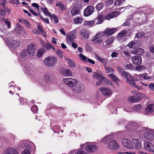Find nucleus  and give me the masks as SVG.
Instances as JSON below:
<instances>
[{"label":"nucleus","instance_id":"69168bd1","mask_svg":"<svg viewBox=\"0 0 154 154\" xmlns=\"http://www.w3.org/2000/svg\"><path fill=\"white\" fill-rule=\"evenodd\" d=\"M135 97L136 99L137 100V102L140 101L141 99L142 98V95L140 94H138L137 96Z\"/></svg>","mask_w":154,"mask_h":154},{"label":"nucleus","instance_id":"603ef678","mask_svg":"<svg viewBox=\"0 0 154 154\" xmlns=\"http://www.w3.org/2000/svg\"><path fill=\"white\" fill-rule=\"evenodd\" d=\"M113 2L114 1L113 0H107L105 3L108 6H109L112 5L113 3Z\"/></svg>","mask_w":154,"mask_h":154},{"label":"nucleus","instance_id":"bf43d9fd","mask_svg":"<svg viewBox=\"0 0 154 154\" xmlns=\"http://www.w3.org/2000/svg\"><path fill=\"white\" fill-rule=\"evenodd\" d=\"M133 65L131 64H127L125 65V68L126 69H131L133 68Z\"/></svg>","mask_w":154,"mask_h":154},{"label":"nucleus","instance_id":"ddd939ff","mask_svg":"<svg viewBox=\"0 0 154 154\" xmlns=\"http://www.w3.org/2000/svg\"><path fill=\"white\" fill-rule=\"evenodd\" d=\"M102 94L105 96L109 97L112 94L111 90L105 87H101L99 89Z\"/></svg>","mask_w":154,"mask_h":154},{"label":"nucleus","instance_id":"473e14b6","mask_svg":"<svg viewBox=\"0 0 154 154\" xmlns=\"http://www.w3.org/2000/svg\"><path fill=\"white\" fill-rule=\"evenodd\" d=\"M84 90V87L81 85H78L76 87V91L78 93L83 91Z\"/></svg>","mask_w":154,"mask_h":154},{"label":"nucleus","instance_id":"a211bd4d","mask_svg":"<svg viewBox=\"0 0 154 154\" xmlns=\"http://www.w3.org/2000/svg\"><path fill=\"white\" fill-rule=\"evenodd\" d=\"M29 142L25 140H22L20 141L19 145V148H30V146L29 144Z\"/></svg>","mask_w":154,"mask_h":154},{"label":"nucleus","instance_id":"a19ab883","mask_svg":"<svg viewBox=\"0 0 154 154\" xmlns=\"http://www.w3.org/2000/svg\"><path fill=\"white\" fill-rule=\"evenodd\" d=\"M108 76L111 78V79L114 81H115L117 82H118V81L119 80L118 78H117L115 75L113 74H109L108 75Z\"/></svg>","mask_w":154,"mask_h":154},{"label":"nucleus","instance_id":"338daca9","mask_svg":"<svg viewBox=\"0 0 154 154\" xmlns=\"http://www.w3.org/2000/svg\"><path fill=\"white\" fill-rule=\"evenodd\" d=\"M21 154H30V151L29 150V148H28L24 150Z\"/></svg>","mask_w":154,"mask_h":154},{"label":"nucleus","instance_id":"20e7f679","mask_svg":"<svg viewBox=\"0 0 154 154\" xmlns=\"http://www.w3.org/2000/svg\"><path fill=\"white\" fill-rule=\"evenodd\" d=\"M76 34V31L75 30L71 32L66 35V42L69 45H71L74 42V39L75 38Z\"/></svg>","mask_w":154,"mask_h":154},{"label":"nucleus","instance_id":"aec40b11","mask_svg":"<svg viewBox=\"0 0 154 154\" xmlns=\"http://www.w3.org/2000/svg\"><path fill=\"white\" fill-rule=\"evenodd\" d=\"M131 142L130 140L126 138L123 139L122 141V144L128 148L131 149Z\"/></svg>","mask_w":154,"mask_h":154},{"label":"nucleus","instance_id":"7c9ffc66","mask_svg":"<svg viewBox=\"0 0 154 154\" xmlns=\"http://www.w3.org/2000/svg\"><path fill=\"white\" fill-rule=\"evenodd\" d=\"M111 139V135L107 136L105 137L102 140V142L104 143L110 142Z\"/></svg>","mask_w":154,"mask_h":154},{"label":"nucleus","instance_id":"864d4df0","mask_svg":"<svg viewBox=\"0 0 154 154\" xmlns=\"http://www.w3.org/2000/svg\"><path fill=\"white\" fill-rule=\"evenodd\" d=\"M131 125H128V127H129L130 126H132L133 129L135 130H137L138 128H137V124L135 122H133L132 124H131Z\"/></svg>","mask_w":154,"mask_h":154},{"label":"nucleus","instance_id":"052dcab7","mask_svg":"<svg viewBox=\"0 0 154 154\" xmlns=\"http://www.w3.org/2000/svg\"><path fill=\"white\" fill-rule=\"evenodd\" d=\"M82 4H79L76 5L74 8L76 9L79 10V11L80 12V10L82 8Z\"/></svg>","mask_w":154,"mask_h":154},{"label":"nucleus","instance_id":"e2e57ef3","mask_svg":"<svg viewBox=\"0 0 154 154\" xmlns=\"http://www.w3.org/2000/svg\"><path fill=\"white\" fill-rule=\"evenodd\" d=\"M31 110L33 112H36L38 110V107L36 105L33 106L31 107Z\"/></svg>","mask_w":154,"mask_h":154},{"label":"nucleus","instance_id":"4be33fe9","mask_svg":"<svg viewBox=\"0 0 154 154\" xmlns=\"http://www.w3.org/2000/svg\"><path fill=\"white\" fill-rule=\"evenodd\" d=\"M60 72L66 76H69L72 75L71 72L68 69H61Z\"/></svg>","mask_w":154,"mask_h":154},{"label":"nucleus","instance_id":"72a5a7b5","mask_svg":"<svg viewBox=\"0 0 154 154\" xmlns=\"http://www.w3.org/2000/svg\"><path fill=\"white\" fill-rule=\"evenodd\" d=\"M79 13L80 11L79 10L76 9L74 7L71 10V14L72 16H74L78 14Z\"/></svg>","mask_w":154,"mask_h":154},{"label":"nucleus","instance_id":"0e129e2a","mask_svg":"<svg viewBox=\"0 0 154 154\" xmlns=\"http://www.w3.org/2000/svg\"><path fill=\"white\" fill-rule=\"evenodd\" d=\"M7 3V1H6L5 0H0V4L4 8H5V5Z\"/></svg>","mask_w":154,"mask_h":154},{"label":"nucleus","instance_id":"f704fd0d","mask_svg":"<svg viewBox=\"0 0 154 154\" xmlns=\"http://www.w3.org/2000/svg\"><path fill=\"white\" fill-rule=\"evenodd\" d=\"M94 23H95L94 20H92L89 21H86L84 23V25L85 26H90L92 25Z\"/></svg>","mask_w":154,"mask_h":154},{"label":"nucleus","instance_id":"4d7b16f0","mask_svg":"<svg viewBox=\"0 0 154 154\" xmlns=\"http://www.w3.org/2000/svg\"><path fill=\"white\" fill-rule=\"evenodd\" d=\"M23 23L24 25L28 28L31 27V26L29 22L26 20H23Z\"/></svg>","mask_w":154,"mask_h":154},{"label":"nucleus","instance_id":"c756f323","mask_svg":"<svg viewBox=\"0 0 154 154\" xmlns=\"http://www.w3.org/2000/svg\"><path fill=\"white\" fill-rule=\"evenodd\" d=\"M56 5L59 7V9L61 11L65 10L66 9L64 5L62 4V2H60L57 3Z\"/></svg>","mask_w":154,"mask_h":154},{"label":"nucleus","instance_id":"09e8293b","mask_svg":"<svg viewBox=\"0 0 154 154\" xmlns=\"http://www.w3.org/2000/svg\"><path fill=\"white\" fill-rule=\"evenodd\" d=\"M108 60L106 58H102L100 61L106 66V65L108 62Z\"/></svg>","mask_w":154,"mask_h":154},{"label":"nucleus","instance_id":"5fc2aeb1","mask_svg":"<svg viewBox=\"0 0 154 154\" xmlns=\"http://www.w3.org/2000/svg\"><path fill=\"white\" fill-rule=\"evenodd\" d=\"M81 35H82L85 39H88L89 37L88 34L86 32H81Z\"/></svg>","mask_w":154,"mask_h":154},{"label":"nucleus","instance_id":"423d86ee","mask_svg":"<svg viewBox=\"0 0 154 154\" xmlns=\"http://www.w3.org/2000/svg\"><path fill=\"white\" fill-rule=\"evenodd\" d=\"M141 147V143L138 139H133L131 143V149L135 148L138 149Z\"/></svg>","mask_w":154,"mask_h":154},{"label":"nucleus","instance_id":"9d476101","mask_svg":"<svg viewBox=\"0 0 154 154\" xmlns=\"http://www.w3.org/2000/svg\"><path fill=\"white\" fill-rule=\"evenodd\" d=\"M93 76L97 79H99L101 78L102 80L103 79H105L106 82H108L107 79L104 77L103 76V73L102 72H100L99 70L96 71V72H93Z\"/></svg>","mask_w":154,"mask_h":154},{"label":"nucleus","instance_id":"680f3d73","mask_svg":"<svg viewBox=\"0 0 154 154\" xmlns=\"http://www.w3.org/2000/svg\"><path fill=\"white\" fill-rule=\"evenodd\" d=\"M119 54L115 52H113L111 54V57L112 58L117 57L119 56Z\"/></svg>","mask_w":154,"mask_h":154},{"label":"nucleus","instance_id":"393cba45","mask_svg":"<svg viewBox=\"0 0 154 154\" xmlns=\"http://www.w3.org/2000/svg\"><path fill=\"white\" fill-rule=\"evenodd\" d=\"M28 56H29V55L27 53V51L26 50L23 51L20 53L19 56L21 58L24 60L27 59Z\"/></svg>","mask_w":154,"mask_h":154},{"label":"nucleus","instance_id":"b1692460","mask_svg":"<svg viewBox=\"0 0 154 154\" xmlns=\"http://www.w3.org/2000/svg\"><path fill=\"white\" fill-rule=\"evenodd\" d=\"M144 50L142 48H140L131 51L132 54L140 55H142L144 52Z\"/></svg>","mask_w":154,"mask_h":154},{"label":"nucleus","instance_id":"58836bf2","mask_svg":"<svg viewBox=\"0 0 154 154\" xmlns=\"http://www.w3.org/2000/svg\"><path fill=\"white\" fill-rule=\"evenodd\" d=\"M126 34L127 33L126 31L123 30L118 34V37L119 38H121L124 37V36L126 35Z\"/></svg>","mask_w":154,"mask_h":154},{"label":"nucleus","instance_id":"7ed1b4c3","mask_svg":"<svg viewBox=\"0 0 154 154\" xmlns=\"http://www.w3.org/2000/svg\"><path fill=\"white\" fill-rule=\"evenodd\" d=\"M5 41L7 45L11 48H15L21 44V42L19 40H13L11 42L10 38H6Z\"/></svg>","mask_w":154,"mask_h":154},{"label":"nucleus","instance_id":"8fccbe9b","mask_svg":"<svg viewBox=\"0 0 154 154\" xmlns=\"http://www.w3.org/2000/svg\"><path fill=\"white\" fill-rule=\"evenodd\" d=\"M123 1L124 0H116L115 2L114 5L116 6H119L122 3Z\"/></svg>","mask_w":154,"mask_h":154},{"label":"nucleus","instance_id":"6e6d98bb","mask_svg":"<svg viewBox=\"0 0 154 154\" xmlns=\"http://www.w3.org/2000/svg\"><path fill=\"white\" fill-rule=\"evenodd\" d=\"M121 75L124 77H130L131 78H132L131 76V75H130L128 73L125 72V71L121 74Z\"/></svg>","mask_w":154,"mask_h":154},{"label":"nucleus","instance_id":"e433bc0d","mask_svg":"<svg viewBox=\"0 0 154 154\" xmlns=\"http://www.w3.org/2000/svg\"><path fill=\"white\" fill-rule=\"evenodd\" d=\"M56 53L60 58L62 59L63 58V51H60V50L57 49L56 51Z\"/></svg>","mask_w":154,"mask_h":154},{"label":"nucleus","instance_id":"c85d7f7f","mask_svg":"<svg viewBox=\"0 0 154 154\" xmlns=\"http://www.w3.org/2000/svg\"><path fill=\"white\" fill-rule=\"evenodd\" d=\"M64 57L66 60L68 61V63L70 66L73 67H76V64L75 63L73 60H72L71 59H68L66 57Z\"/></svg>","mask_w":154,"mask_h":154},{"label":"nucleus","instance_id":"2eb2a0df","mask_svg":"<svg viewBox=\"0 0 154 154\" xmlns=\"http://www.w3.org/2000/svg\"><path fill=\"white\" fill-rule=\"evenodd\" d=\"M133 63L136 65H140L142 63V60L141 57L139 56L133 57L131 58Z\"/></svg>","mask_w":154,"mask_h":154},{"label":"nucleus","instance_id":"39448f33","mask_svg":"<svg viewBox=\"0 0 154 154\" xmlns=\"http://www.w3.org/2000/svg\"><path fill=\"white\" fill-rule=\"evenodd\" d=\"M36 48V45L34 43H31L27 45V50L26 51H27L29 56L31 57L34 55Z\"/></svg>","mask_w":154,"mask_h":154},{"label":"nucleus","instance_id":"37998d69","mask_svg":"<svg viewBox=\"0 0 154 154\" xmlns=\"http://www.w3.org/2000/svg\"><path fill=\"white\" fill-rule=\"evenodd\" d=\"M6 11L2 9L0 10V18L3 19V17L6 15Z\"/></svg>","mask_w":154,"mask_h":154},{"label":"nucleus","instance_id":"cd10ccee","mask_svg":"<svg viewBox=\"0 0 154 154\" xmlns=\"http://www.w3.org/2000/svg\"><path fill=\"white\" fill-rule=\"evenodd\" d=\"M153 106L152 104L148 105L145 108V112H153L154 109L153 108Z\"/></svg>","mask_w":154,"mask_h":154},{"label":"nucleus","instance_id":"a878e982","mask_svg":"<svg viewBox=\"0 0 154 154\" xmlns=\"http://www.w3.org/2000/svg\"><path fill=\"white\" fill-rule=\"evenodd\" d=\"M134 81H135V79L134 80H133V79H131L129 77H127L126 78L127 82L134 87L136 86V84L134 82Z\"/></svg>","mask_w":154,"mask_h":154},{"label":"nucleus","instance_id":"79ce46f5","mask_svg":"<svg viewBox=\"0 0 154 154\" xmlns=\"http://www.w3.org/2000/svg\"><path fill=\"white\" fill-rule=\"evenodd\" d=\"M79 57L81 58V60L84 62H87L88 58L82 54H79Z\"/></svg>","mask_w":154,"mask_h":154},{"label":"nucleus","instance_id":"bb28decb","mask_svg":"<svg viewBox=\"0 0 154 154\" xmlns=\"http://www.w3.org/2000/svg\"><path fill=\"white\" fill-rule=\"evenodd\" d=\"M114 38L112 37L108 38L105 41V43L106 45L108 46H111L114 42Z\"/></svg>","mask_w":154,"mask_h":154},{"label":"nucleus","instance_id":"a18cd8bd","mask_svg":"<svg viewBox=\"0 0 154 154\" xmlns=\"http://www.w3.org/2000/svg\"><path fill=\"white\" fill-rule=\"evenodd\" d=\"M141 108V106L140 104H138L133 107V109L136 111H139Z\"/></svg>","mask_w":154,"mask_h":154},{"label":"nucleus","instance_id":"6e6552de","mask_svg":"<svg viewBox=\"0 0 154 154\" xmlns=\"http://www.w3.org/2000/svg\"><path fill=\"white\" fill-rule=\"evenodd\" d=\"M144 148L149 152H154V145L149 142L144 141Z\"/></svg>","mask_w":154,"mask_h":154},{"label":"nucleus","instance_id":"5701e85b","mask_svg":"<svg viewBox=\"0 0 154 154\" xmlns=\"http://www.w3.org/2000/svg\"><path fill=\"white\" fill-rule=\"evenodd\" d=\"M3 154H18V153L16 149L10 148L5 151Z\"/></svg>","mask_w":154,"mask_h":154},{"label":"nucleus","instance_id":"dca6fc26","mask_svg":"<svg viewBox=\"0 0 154 154\" xmlns=\"http://www.w3.org/2000/svg\"><path fill=\"white\" fill-rule=\"evenodd\" d=\"M119 14V12L118 11L111 12L110 13L107 14L104 17V18L106 20H109Z\"/></svg>","mask_w":154,"mask_h":154},{"label":"nucleus","instance_id":"2f4dec72","mask_svg":"<svg viewBox=\"0 0 154 154\" xmlns=\"http://www.w3.org/2000/svg\"><path fill=\"white\" fill-rule=\"evenodd\" d=\"M41 10L43 12L44 14L47 16H48L49 15L50 17H52V15L50 12L48 10V9L46 8H41Z\"/></svg>","mask_w":154,"mask_h":154},{"label":"nucleus","instance_id":"3c124183","mask_svg":"<svg viewBox=\"0 0 154 154\" xmlns=\"http://www.w3.org/2000/svg\"><path fill=\"white\" fill-rule=\"evenodd\" d=\"M45 79L46 81H48L51 77V75L49 74H45L44 76Z\"/></svg>","mask_w":154,"mask_h":154},{"label":"nucleus","instance_id":"ea45409f","mask_svg":"<svg viewBox=\"0 0 154 154\" xmlns=\"http://www.w3.org/2000/svg\"><path fill=\"white\" fill-rule=\"evenodd\" d=\"M103 7V3H100L98 4L96 6V9L98 11L101 10Z\"/></svg>","mask_w":154,"mask_h":154},{"label":"nucleus","instance_id":"de8ad7c7","mask_svg":"<svg viewBox=\"0 0 154 154\" xmlns=\"http://www.w3.org/2000/svg\"><path fill=\"white\" fill-rule=\"evenodd\" d=\"M144 33L143 32H139L136 34V36L137 38H140L144 35Z\"/></svg>","mask_w":154,"mask_h":154},{"label":"nucleus","instance_id":"0eeeda50","mask_svg":"<svg viewBox=\"0 0 154 154\" xmlns=\"http://www.w3.org/2000/svg\"><path fill=\"white\" fill-rule=\"evenodd\" d=\"M144 138L150 141H152L154 139V131L151 129L147 130L144 134Z\"/></svg>","mask_w":154,"mask_h":154},{"label":"nucleus","instance_id":"13d9d810","mask_svg":"<svg viewBox=\"0 0 154 154\" xmlns=\"http://www.w3.org/2000/svg\"><path fill=\"white\" fill-rule=\"evenodd\" d=\"M38 29L39 31L41 33H42V34H43V35L45 37L46 36V35H44V34L45 33V32L43 30L41 26H38Z\"/></svg>","mask_w":154,"mask_h":154},{"label":"nucleus","instance_id":"c03bdc74","mask_svg":"<svg viewBox=\"0 0 154 154\" xmlns=\"http://www.w3.org/2000/svg\"><path fill=\"white\" fill-rule=\"evenodd\" d=\"M128 100L131 103L137 102V100L136 99V97L135 96L130 97L128 98Z\"/></svg>","mask_w":154,"mask_h":154},{"label":"nucleus","instance_id":"4468645a","mask_svg":"<svg viewBox=\"0 0 154 154\" xmlns=\"http://www.w3.org/2000/svg\"><path fill=\"white\" fill-rule=\"evenodd\" d=\"M119 147L118 144L115 140H112L108 143V147L109 149L113 150L117 149H119Z\"/></svg>","mask_w":154,"mask_h":154},{"label":"nucleus","instance_id":"6ab92c4d","mask_svg":"<svg viewBox=\"0 0 154 154\" xmlns=\"http://www.w3.org/2000/svg\"><path fill=\"white\" fill-rule=\"evenodd\" d=\"M139 43L137 41H133L129 42L128 45L130 48H137L139 45Z\"/></svg>","mask_w":154,"mask_h":154},{"label":"nucleus","instance_id":"1a4fd4ad","mask_svg":"<svg viewBox=\"0 0 154 154\" xmlns=\"http://www.w3.org/2000/svg\"><path fill=\"white\" fill-rule=\"evenodd\" d=\"M63 81L66 85L70 87L73 86L77 83L76 80L75 79L64 78L63 79Z\"/></svg>","mask_w":154,"mask_h":154},{"label":"nucleus","instance_id":"f3484780","mask_svg":"<svg viewBox=\"0 0 154 154\" xmlns=\"http://www.w3.org/2000/svg\"><path fill=\"white\" fill-rule=\"evenodd\" d=\"M117 28H114L112 29L106 28L104 31L103 33L106 35L109 36L111 35L117 31Z\"/></svg>","mask_w":154,"mask_h":154},{"label":"nucleus","instance_id":"f8f14e48","mask_svg":"<svg viewBox=\"0 0 154 154\" xmlns=\"http://www.w3.org/2000/svg\"><path fill=\"white\" fill-rule=\"evenodd\" d=\"M94 8L91 6H88L84 11V15L88 17L94 11Z\"/></svg>","mask_w":154,"mask_h":154},{"label":"nucleus","instance_id":"49530a36","mask_svg":"<svg viewBox=\"0 0 154 154\" xmlns=\"http://www.w3.org/2000/svg\"><path fill=\"white\" fill-rule=\"evenodd\" d=\"M74 21L76 24L81 23L82 22V19L79 17L74 19Z\"/></svg>","mask_w":154,"mask_h":154},{"label":"nucleus","instance_id":"774afa93","mask_svg":"<svg viewBox=\"0 0 154 154\" xmlns=\"http://www.w3.org/2000/svg\"><path fill=\"white\" fill-rule=\"evenodd\" d=\"M75 154H87L83 150H80L78 151Z\"/></svg>","mask_w":154,"mask_h":154},{"label":"nucleus","instance_id":"f03ea898","mask_svg":"<svg viewBox=\"0 0 154 154\" xmlns=\"http://www.w3.org/2000/svg\"><path fill=\"white\" fill-rule=\"evenodd\" d=\"M57 61V58L55 57L52 56L47 57L44 60L45 64L49 67L54 66Z\"/></svg>","mask_w":154,"mask_h":154},{"label":"nucleus","instance_id":"f257e3e1","mask_svg":"<svg viewBox=\"0 0 154 154\" xmlns=\"http://www.w3.org/2000/svg\"><path fill=\"white\" fill-rule=\"evenodd\" d=\"M25 72L30 77H32L35 73V68L32 64L27 63L24 66Z\"/></svg>","mask_w":154,"mask_h":154},{"label":"nucleus","instance_id":"4c0bfd02","mask_svg":"<svg viewBox=\"0 0 154 154\" xmlns=\"http://www.w3.org/2000/svg\"><path fill=\"white\" fill-rule=\"evenodd\" d=\"M44 54V50L43 49L38 50L37 53V56L38 57H41Z\"/></svg>","mask_w":154,"mask_h":154},{"label":"nucleus","instance_id":"412c9836","mask_svg":"<svg viewBox=\"0 0 154 154\" xmlns=\"http://www.w3.org/2000/svg\"><path fill=\"white\" fill-rule=\"evenodd\" d=\"M104 17L101 14L98 15L94 20L95 23L96 24H101L104 20Z\"/></svg>","mask_w":154,"mask_h":154},{"label":"nucleus","instance_id":"c9c22d12","mask_svg":"<svg viewBox=\"0 0 154 154\" xmlns=\"http://www.w3.org/2000/svg\"><path fill=\"white\" fill-rule=\"evenodd\" d=\"M105 69L106 73L111 72L112 73H114V70L111 67L105 66Z\"/></svg>","mask_w":154,"mask_h":154},{"label":"nucleus","instance_id":"9b49d317","mask_svg":"<svg viewBox=\"0 0 154 154\" xmlns=\"http://www.w3.org/2000/svg\"><path fill=\"white\" fill-rule=\"evenodd\" d=\"M98 148V146L96 145L90 144L86 146L85 147V150L88 152H92L97 150Z\"/></svg>","mask_w":154,"mask_h":154}]
</instances>
